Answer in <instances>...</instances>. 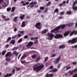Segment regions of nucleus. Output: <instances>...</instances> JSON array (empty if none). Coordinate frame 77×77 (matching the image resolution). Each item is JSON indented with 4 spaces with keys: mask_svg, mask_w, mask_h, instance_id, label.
<instances>
[{
    "mask_svg": "<svg viewBox=\"0 0 77 77\" xmlns=\"http://www.w3.org/2000/svg\"><path fill=\"white\" fill-rule=\"evenodd\" d=\"M12 74H15V69H14L12 71Z\"/></svg>",
    "mask_w": 77,
    "mask_h": 77,
    "instance_id": "obj_44",
    "label": "nucleus"
},
{
    "mask_svg": "<svg viewBox=\"0 0 77 77\" xmlns=\"http://www.w3.org/2000/svg\"><path fill=\"white\" fill-rule=\"evenodd\" d=\"M11 40V37H9L7 39L6 42H8V41H9Z\"/></svg>",
    "mask_w": 77,
    "mask_h": 77,
    "instance_id": "obj_30",
    "label": "nucleus"
},
{
    "mask_svg": "<svg viewBox=\"0 0 77 77\" xmlns=\"http://www.w3.org/2000/svg\"><path fill=\"white\" fill-rule=\"evenodd\" d=\"M13 54H15V56H17L18 55V53L17 52V51H14L13 52Z\"/></svg>",
    "mask_w": 77,
    "mask_h": 77,
    "instance_id": "obj_28",
    "label": "nucleus"
},
{
    "mask_svg": "<svg viewBox=\"0 0 77 77\" xmlns=\"http://www.w3.org/2000/svg\"><path fill=\"white\" fill-rule=\"evenodd\" d=\"M21 63L23 64L24 63H25V61H22V60H21Z\"/></svg>",
    "mask_w": 77,
    "mask_h": 77,
    "instance_id": "obj_61",
    "label": "nucleus"
},
{
    "mask_svg": "<svg viewBox=\"0 0 77 77\" xmlns=\"http://www.w3.org/2000/svg\"><path fill=\"white\" fill-rule=\"evenodd\" d=\"M57 71V69L56 68H54L53 69V72H55Z\"/></svg>",
    "mask_w": 77,
    "mask_h": 77,
    "instance_id": "obj_38",
    "label": "nucleus"
},
{
    "mask_svg": "<svg viewBox=\"0 0 77 77\" xmlns=\"http://www.w3.org/2000/svg\"><path fill=\"white\" fill-rule=\"evenodd\" d=\"M32 59H35L36 57V55L35 54H34L32 56Z\"/></svg>",
    "mask_w": 77,
    "mask_h": 77,
    "instance_id": "obj_39",
    "label": "nucleus"
},
{
    "mask_svg": "<svg viewBox=\"0 0 77 77\" xmlns=\"http://www.w3.org/2000/svg\"><path fill=\"white\" fill-rule=\"evenodd\" d=\"M5 60H6L7 62H9V61H11V59L10 58H6Z\"/></svg>",
    "mask_w": 77,
    "mask_h": 77,
    "instance_id": "obj_35",
    "label": "nucleus"
},
{
    "mask_svg": "<svg viewBox=\"0 0 77 77\" xmlns=\"http://www.w3.org/2000/svg\"><path fill=\"white\" fill-rule=\"evenodd\" d=\"M6 50L4 51L2 53V56H5V53H6Z\"/></svg>",
    "mask_w": 77,
    "mask_h": 77,
    "instance_id": "obj_36",
    "label": "nucleus"
},
{
    "mask_svg": "<svg viewBox=\"0 0 77 77\" xmlns=\"http://www.w3.org/2000/svg\"><path fill=\"white\" fill-rule=\"evenodd\" d=\"M74 34L75 35H76L77 34V30L75 31L74 30L72 32H71V31H69L68 32V35H69L70 36H71L72 35H73V34Z\"/></svg>",
    "mask_w": 77,
    "mask_h": 77,
    "instance_id": "obj_2",
    "label": "nucleus"
},
{
    "mask_svg": "<svg viewBox=\"0 0 77 77\" xmlns=\"http://www.w3.org/2000/svg\"><path fill=\"white\" fill-rule=\"evenodd\" d=\"M26 26V24H25V22L23 21L22 23V25L21 26V27H24Z\"/></svg>",
    "mask_w": 77,
    "mask_h": 77,
    "instance_id": "obj_20",
    "label": "nucleus"
},
{
    "mask_svg": "<svg viewBox=\"0 0 77 77\" xmlns=\"http://www.w3.org/2000/svg\"><path fill=\"white\" fill-rule=\"evenodd\" d=\"M48 57H46L45 59V60L44 61V62H45L47 61V60H48Z\"/></svg>",
    "mask_w": 77,
    "mask_h": 77,
    "instance_id": "obj_43",
    "label": "nucleus"
},
{
    "mask_svg": "<svg viewBox=\"0 0 77 77\" xmlns=\"http://www.w3.org/2000/svg\"><path fill=\"white\" fill-rule=\"evenodd\" d=\"M56 54H54L51 55V57H55L56 56Z\"/></svg>",
    "mask_w": 77,
    "mask_h": 77,
    "instance_id": "obj_49",
    "label": "nucleus"
},
{
    "mask_svg": "<svg viewBox=\"0 0 77 77\" xmlns=\"http://www.w3.org/2000/svg\"><path fill=\"white\" fill-rule=\"evenodd\" d=\"M11 10V8H7V12H9Z\"/></svg>",
    "mask_w": 77,
    "mask_h": 77,
    "instance_id": "obj_41",
    "label": "nucleus"
},
{
    "mask_svg": "<svg viewBox=\"0 0 77 77\" xmlns=\"http://www.w3.org/2000/svg\"><path fill=\"white\" fill-rule=\"evenodd\" d=\"M5 21H9L10 20V19H9V18H8L7 19L5 18Z\"/></svg>",
    "mask_w": 77,
    "mask_h": 77,
    "instance_id": "obj_53",
    "label": "nucleus"
},
{
    "mask_svg": "<svg viewBox=\"0 0 77 77\" xmlns=\"http://www.w3.org/2000/svg\"><path fill=\"white\" fill-rule=\"evenodd\" d=\"M38 38V37H31L30 39L32 41H33L34 40V39H37Z\"/></svg>",
    "mask_w": 77,
    "mask_h": 77,
    "instance_id": "obj_31",
    "label": "nucleus"
},
{
    "mask_svg": "<svg viewBox=\"0 0 77 77\" xmlns=\"http://www.w3.org/2000/svg\"><path fill=\"white\" fill-rule=\"evenodd\" d=\"M41 12H42V11L41 10H38L37 11V12L38 13H41Z\"/></svg>",
    "mask_w": 77,
    "mask_h": 77,
    "instance_id": "obj_60",
    "label": "nucleus"
},
{
    "mask_svg": "<svg viewBox=\"0 0 77 77\" xmlns=\"http://www.w3.org/2000/svg\"><path fill=\"white\" fill-rule=\"evenodd\" d=\"M41 23L38 22L36 23V24L35 25V27H36V29H37L41 30L42 27L41 26Z\"/></svg>",
    "mask_w": 77,
    "mask_h": 77,
    "instance_id": "obj_5",
    "label": "nucleus"
},
{
    "mask_svg": "<svg viewBox=\"0 0 77 77\" xmlns=\"http://www.w3.org/2000/svg\"><path fill=\"white\" fill-rule=\"evenodd\" d=\"M59 19H63V17L62 16H60L59 17Z\"/></svg>",
    "mask_w": 77,
    "mask_h": 77,
    "instance_id": "obj_56",
    "label": "nucleus"
},
{
    "mask_svg": "<svg viewBox=\"0 0 77 77\" xmlns=\"http://www.w3.org/2000/svg\"><path fill=\"white\" fill-rule=\"evenodd\" d=\"M17 36H18L19 38H20L21 36V35L20 34H18L17 35Z\"/></svg>",
    "mask_w": 77,
    "mask_h": 77,
    "instance_id": "obj_59",
    "label": "nucleus"
},
{
    "mask_svg": "<svg viewBox=\"0 0 77 77\" xmlns=\"http://www.w3.org/2000/svg\"><path fill=\"white\" fill-rule=\"evenodd\" d=\"M63 35L64 36H66L68 35V31H66V32L64 33Z\"/></svg>",
    "mask_w": 77,
    "mask_h": 77,
    "instance_id": "obj_40",
    "label": "nucleus"
},
{
    "mask_svg": "<svg viewBox=\"0 0 77 77\" xmlns=\"http://www.w3.org/2000/svg\"><path fill=\"white\" fill-rule=\"evenodd\" d=\"M21 68H19V67H17L16 68V69L17 70V71H19V70H20L21 69Z\"/></svg>",
    "mask_w": 77,
    "mask_h": 77,
    "instance_id": "obj_54",
    "label": "nucleus"
},
{
    "mask_svg": "<svg viewBox=\"0 0 77 77\" xmlns=\"http://www.w3.org/2000/svg\"><path fill=\"white\" fill-rule=\"evenodd\" d=\"M40 59L41 58L40 57H39L36 59L35 62H38V61H39Z\"/></svg>",
    "mask_w": 77,
    "mask_h": 77,
    "instance_id": "obj_33",
    "label": "nucleus"
},
{
    "mask_svg": "<svg viewBox=\"0 0 77 77\" xmlns=\"http://www.w3.org/2000/svg\"><path fill=\"white\" fill-rule=\"evenodd\" d=\"M45 6H46V7H48V6H51V2H49L48 3H47L45 4Z\"/></svg>",
    "mask_w": 77,
    "mask_h": 77,
    "instance_id": "obj_21",
    "label": "nucleus"
},
{
    "mask_svg": "<svg viewBox=\"0 0 77 77\" xmlns=\"http://www.w3.org/2000/svg\"><path fill=\"white\" fill-rule=\"evenodd\" d=\"M53 74H47L46 75L45 77H53Z\"/></svg>",
    "mask_w": 77,
    "mask_h": 77,
    "instance_id": "obj_16",
    "label": "nucleus"
},
{
    "mask_svg": "<svg viewBox=\"0 0 77 77\" xmlns=\"http://www.w3.org/2000/svg\"><path fill=\"white\" fill-rule=\"evenodd\" d=\"M48 11V8H46L45 10L44 11V13H46Z\"/></svg>",
    "mask_w": 77,
    "mask_h": 77,
    "instance_id": "obj_57",
    "label": "nucleus"
},
{
    "mask_svg": "<svg viewBox=\"0 0 77 77\" xmlns=\"http://www.w3.org/2000/svg\"><path fill=\"white\" fill-rule=\"evenodd\" d=\"M47 35L48 36V39L50 40L51 41L53 39V37H54V35L52 33H50L49 32H48Z\"/></svg>",
    "mask_w": 77,
    "mask_h": 77,
    "instance_id": "obj_1",
    "label": "nucleus"
},
{
    "mask_svg": "<svg viewBox=\"0 0 77 77\" xmlns=\"http://www.w3.org/2000/svg\"><path fill=\"white\" fill-rule=\"evenodd\" d=\"M74 38H73L72 40H69L68 42L69 43H72V44H74L75 43V41H74Z\"/></svg>",
    "mask_w": 77,
    "mask_h": 77,
    "instance_id": "obj_15",
    "label": "nucleus"
},
{
    "mask_svg": "<svg viewBox=\"0 0 77 77\" xmlns=\"http://www.w3.org/2000/svg\"><path fill=\"white\" fill-rule=\"evenodd\" d=\"M71 67L70 66H69V65H68V69H71Z\"/></svg>",
    "mask_w": 77,
    "mask_h": 77,
    "instance_id": "obj_62",
    "label": "nucleus"
},
{
    "mask_svg": "<svg viewBox=\"0 0 77 77\" xmlns=\"http://www.w3.org/2000/svg\"><path fill=\"white\" fill-rule=\"evenodd\" d=\"M40 9L41 10H44V7H40Z\"/></svg>",
    "mask_w": 77,
    "mask_h": 77,
    "instance_id": "obj_52",
    "label": "nucleus"
},
{
    "mask_svg": "<svg viewBox=\"0 0 77 77\" xmlns=\"http://www.w3.org/2000/svg\"><path fill=\"white\" fill-rule=\"evenodd\" d=\"M77 4V1H76L73 4L72 8L73 10H77V6H75V5Z\"/></svg>",
    "mask_w": 77,
    "mask_h": 77,
    "instance_id": "obj_9",
    "label": "nucleus"
},
{
    "mask_svg": "<svg viewBox=\"0 0 77 77\" xmlns=\"http://www.w3.org/2000/svg\"><path fill=\"white\" fill-rule=\"evenodd\" d=\"M33 68V71H36L37 70H38L39 69V68L38 67V66L37 67H32Z\"/></svg>",
    "mask_w": 77,
    "mask_h": 77,
    "instance_id": "obj_25",
    "label": "nucleus"
},
{
    "mask_svg": "<svg viewBox=\"0 0 77 77\" xmlns=\"http://www.w3.org/2000/svg\"><path fill=\"white\" fill-rule=\"evenodd\" d=\"M65 47V46L63 45H60L59 48L60 49V48H64Z\"/></svg>",
    "mask_w": 77,
    "mask_h": 77,
    "instance_id": "obj_19",
    "label": "nucleus"
},
{
    "mask_svg": "<svg viewBox=\"0 0 77 77\" xmlns=\"http://www.w3.org/2000/svg\"><path fill=\"white\" fill-rule=\"evenodd\" d=\"M44 66L43 64H41V65H40V66H38V69L36 71V72H38L39 71H40L41 69H42L43 68H44Z\"/></svg>",
    "mask_w": 77,
    "mask_h": 77,
    "instance_id": "obj_10",
    "label": "nucleus"
},
{
    "mask_svg": "<svg viewBox=\"0 0 77 77\" xmlns=\"http://www.w3.org/2000/svg\"><path fill=\"white\" fill-rule=\"evenodd\" d=\"M53 68H54L53 66H50L49 69H53Z\"/></svg>",
    "mask_w": 77,
    "mask_h": 77,
    "instance_id": "obj_63",
    "label": "nucleus"
},
{
    "mask_svg": "<svg viewBox=\"0 0 77 77\" xmlns=\"http://www.w3.org/2000/svg\"><path fill=\"white\" fill-rule=\"evenodd\" d=\"M63 37V35L62 34H57L55 35H54V37L56 39H59V38H61Z\"/></svg>",
    "mask_w": 77,
    "mask_h": 77,
    "instance_id": "obj_6",
    "label": "nucleus"
},
{
    "mask_svg": "<svg viewBox=\"0 0 77 77\" xmlns=\"http://www.w3.org/2000/svg\"><path fill=\"white\" fill-rule=\"evenodd\" d=\"M17 19H18V17H15L14 18V19H13V21L15 23L17 21Z\"/></svg>",
    "mask_w": 77,
    "mask_h": 77,
    "instance_id": "obj_29",
    "label": "nucleus"
},
{
    "mask_svg": "<svg viewBox=\"0 0 77 77\" xmlns=\"http://www.w3.org/2000/svg\"><path fill=\"white\" fill-rule=\"evenodd\" d=\"M5 47L6 48H8L9 47V45L8 44L6 45L5 46Z\"/></svg>",
    "mask_w": 77,
    "mask_h": 77,
    "instance_id": "obj_58",
    "label": "nucleus"
},
{
    "mask_svg": "<svg viewBox=\"0 0 77 77\" xmlns=\"http://www.w3.org/2000/svg\"><path fill=\"white\" fill-rule=\"evenodd\" d=\"M29 38V36L27 35H25L24 36L23 38L24 39H27Z\"/></svg>",
    "mask_w": 77,
    "mask_h": 77,
    "instance_id": "obj_45",
    "label": "nucleus"
},
{
    "mask_svg": "<svg viewBox=\"0 0 77 77\" xmlns=\"http://www.w3.org/2000/svg\"><path fill=\"white\" fill-rule=\"evenodd\" d=\"M14 15H15V13H13L11 14L10 16V17H13V16H14Z\"/></svg>",
    "mask_w": 77,
    "mask_h": 77,
    "instance_id": "obj_50",
    "label": "nucleus"
},
{
    "mask_svg": "<svg viewBox=\"0 0 77 77\" xmlns=\"http://www.w3.org/2000/svg\"><path fill=\"white\" fill-rule=\"evenodd\" d=\"M73 77H77V73L73 75Z\"/></svg>",
    "mask_w": 77,
    "mask_h": 77,
    "instance_id": "obj_64",
    "label": "nucleus"
},
{
    "mask_svg": "<svg viewBox=\"0 0 77 77\" xmlns=\"http://www.w3.org/2000/svg\"><path fill=\"white\" fill-rule=\"evenodd\" d=\"M24 17H25V15L24 14H23L21 16H20V20H23L24 18Z\"/></svg>",
    "mask_w": 77,
    "mask_h": 77,
    "instance_id": "obj_22",
    "label": "nucleus"
},
{
    "mask_svg": "<svg viewBox=\"0 0 77 77\" xmlns=\"http://www.w3.org/2000/svg\"><path fill=\"white\" fill-rule=\"evenodd\" d=\"M19 48V47H14L12 49V50L13 51H14V50H18Z\"/></svg>",
    "mask_w": 77,
    "mask_h": 77,
    "instance_id": "obj_26",
    "label": "nucleus"
},
{
    "mask_svg": "<svg viewBox=\"0 0 77 77\" xmlns=\"http://www.w3.org/2000/svg\"><path fill=\"white\" fill-rule=\"evenodd\" d=\"M73 25H74L73 23H69V24H68L69 26H73Z\"/></svg>",
    "mask_w": 77,
    "mask_h": 77,
    "instance_id": "obj_47",
    "label": "nucleus"
},
{
    "mask_svg": "<svg viewBox=\"0 0 77 77\" xmlns=\"http://www.w3.org/2000/svg\"><path fill=\"white\" fill-rule=\"evenodd\" d=\"M59 30L58 29V28H57V27H56L53 30H52L51 32V33H54L55 32H57Z\"/></svg>",
    "mask_w": 77,
    "mask_h": 77,
    "instance_id": "obj_14",
    "label": "nucleus"
},
{
    "mask_svg": "<svg viewBox=\"0 0 77 77\" xmlns=\"http://www.w3.org/2000/svg\"><path fill=\"white\" fill-rule=\"evenodd\" d=\"M15 9H16L15 7H12L11 10V12H14V11L15 10Z\"/></svg>",
    "mask_w": 77,
    "mask_h": 77,
    "instance_id": "obj_27",
    "label": "nucleus"
},
{
    "mask_svg": "<svg viewBox=\"0 0 77 77\" xmlns=\"http://www.w3.org/2000/svg\"><path fill=\"white\" fill-rule=\"evenodd\" d=\"M77 72V69H75L73 70L72 71H70L69 72V73L70 74H71L72 73H73V72Z\"/></svg>",
    "mask_w": 77,
    "mask_h": 77,
    "instance_id": "obj_18",
    "label": "nucleus"
},
{
    "mask_svg": "<svg viewBox=\"0 0 77 77\" xmlns=\"http://www.w3.org/2000/svg\"><path fill=\"white\" fill-rule=\"evenodd\" d=\"M15 43V40H12L11 41L10 43L12 44L13 45H14V44Z\"/></svg>",
    "mask_w": 77,
    "mask_h": 77,
    "instance_id": "obj_24",
    "label": "nucleus"
},
{
    "mask_svg": "<svg viewBox=\"0 0 77 77\" xmlns=\"http://www.w3.org/2000/svg\"><path fill=\"white\" fill-rule=\"evenodd\" d=\"M48 31V29H46L44 30H42L41 32V33H42V35H43V34H45Z\"/></svg>",
    "mask_w": 77,
    "mask_h": 77,
    "instance_id": "obj_13",
    "label": "nucleus"
},
{
    "mask_svg": "<svg viewBox=\"0 0 77 77\" xmlns=\"http://www.w3.org/2000/svg\"><path fill=\"white\" fill-rule=\"evenodd\" d=\"M18 33H21V34H24V31H19Z\"/></svg>",
    "mask_w": 77,
    "mask_h": 77,
    "instance_id": "obj_37",
    "label": "nucleus"
},
{
    "mask_svg": "<svg viewBox=\"0 0 77 77\" xmlns=\"http://www.w3.org/2000/svg\"><path fill=\"white\" fill-rule=\"evenodd\" d=\"M27 57V55H23L21 57L20 60H22L23 59H24L25 57Z\"/></svg>",
    "mask_w": 77,
    "mask_h": 77,
    "instance_id": "obj_23",
    "label": "nucleus"
},
{
    "mask_svg": "<svg viewBox=\"0 0 77 77\" xmlns=\"http://www.w3.org/2000/svg\"><path fill=\"white\" fill-rule=\"evenodd\" d=\"M33 42H30L28 43L27 45H26V47L27 48H30L31 47V46L33 45Z\"/></svg>",
    "mask_w": 77,
    "mask_h": 77,
    "instance_id": "obj_8",
    "label": "nucleus"
},
{
    "mask_svg": "<svg viewBox=\"0 0 77 77\" xmlns=\"http://www.w3.org/2000/svg\"><path fill=\"white\" fill-rule=\"evenodd\" d=\"M58 12H59V9H58V8H56L55 10L54 11V13Z\"/></svg>",
    "mask_w": 77,
    "mask_h": 77,
    "instance_id": "obj_32",
    "label": "nucleus"
},
{
    "mask_svg": "<svg viewBox=\"0 0 77 77\" xmlns=\"http://www.w3.org/2000/svg\"><path fill=\"white\" fill-rule=\"evenodd\" d=\"M60 60V56L58 57V58L56 59L54 61V64H57L59 62V61Z\"/></svg>",
    "mask_w": 77,
    "mask_h": 77,
    "instance_id": "obj_7",
    "label": "nucleus"
},
{
    "mask_svg": "<svg viewBox=\"0 0 77 77\" xmlns=\"http://www.w3.org/2000/svg\"><path fill=\"white\" fill-rule=\"evenodd\" d=\"M65 27H66V26H65V25H61L57 26V28H58V29L59 30L60 28L62 30V29H63Z\"/></svg>",
    "mask_w": 77,
    "mask_h": 77,
    "instance_id": "obj_11",
    "label": "nucleus"
},
{
    "mask_svg": "<svg viewBox=\"0 0 77 77\" xmlns=\"http://www.w3.org/2000/svg\"><path fill=\"white\" fill-rule=\"evenodd\" d=\"M37 4V2H32L30 3L29 5L27 6L26 7V8H29V7L31 5V6H30V8H33V7H34V5H36Z\"/></svg>",
    "mask_w": 77,
    "mask_h": 77,
    "instance_id": "obj_4",
    "label": "nucleus"
},
{
    "mask_svg": "<svg viewBox=\"0 0 77 77\" xmlns=\"http://www.w3.org/2000/svg\"><path fill=\"white\" fill-rule=\"evenodd\" d=\"M22 41L23 40L22 39V38H20L18 41V43H20V42H22Z\"/></svg>",
    "mask_w": 77,
    "mask_h": 77,
    "instance_id": "obj_46",
    "label": "nucleus"
},
{
    "mask_svg": "<svg viewBox=\"0 0 77 77\" xmlns=\"http://www.w3.org/2000/svg\"><path fill=\"white\" fill-rule=\"evenodd\" d=\"M40 65V63H38V64H35V65L33 67H32V68H34L35 67H37L38 65Z\"/></svg>",
    "mask_w": 77,
    "mask_h": 77,
    "instance_id": "obj_34",
    "label": "nucleus"
},
{
    "mask_svg": "<svg viewBox=\"0 0 77 77\" xmlns=\"http://www.w3.org/2000/svg\"><path fill=\"white\" fill-rule=\"evenodd\" d=\"M11 73H7L6 75H4V77H10L12 76Z\"/></svg>",
    "mask_w": 77,
    "mask_h": 77,
    "instance_id": "obj_17",
    "label": "nucleus"
},
{
    "mask_svg": "<svg viewBox=\"0 0 77 77\" xmlns=\"http://www.w3.org/2000/svg\"><path fill=\"white\" fill-rule=\"evenodd\" d=\"M12 56V54L11 53V52H8L5 55L6 57H11Z\"/></svg>",
    "mask_w": 77,
    "mask_h": 77,
    "instance_id": "obj_12",
    "label": "nucleus"
},
{
    "mask_svg": "<svg viewBox=\"0 0 77 77\" xmlns=\"http://www.w3.org/2000/svg\"><path fill=\"white\" fill-rule=\"evenodd\" d=\"M38 42V40H36L34 41V44H37Z\"/></svg>",
    "mask_w": 77,
    "mask_h": 77,
    "instance_id": "obj_55",
    "label": "nucleus"
},
{
    "mask_svg": "<svg viewBox=\"0 0 77 77\" xmlns=\"http://www.w3.org/2000/svg\"><path fill=\"white\" fill-rule=\"evenodd\" d=\"M72 14V13L71 12V11H68V14L69 15H71Z\"/></svg>",
    "mask_w": 77,
    "mask_h": 77,
    "instance_id": "obj_51",
    "label": "nucleus"
},
{
    "mask_svg": "<svg viewBox=\"0 0 77 77\" xmlns=\"http://www.w3.org/2000/svg\"><path fill=\"white\" fill-rule=\"evenodd\" d=\"M62 65V64L61 63H59L58 66H57V68H60V67Z\"/></svg>",
    "mask_w": 77,
    "mask_h": 77,
    "instance_id": "obj_48",
    "label": "nucleus"
},
{
    "mask_svg": "<svg viewBox=\"0 0 77 77\" xmlns=\"http://www.w3.org/2000/svg\"><path fill=\"white\" fill-rule=\"evenodd\" d=\"M60 15H63L65 14V12L64 11L61 12L60 13Z\"/></svg>",
    "mask_w": 77,
    "mask_h": 77,
    "instance_id": "obj_42",
    "label": "nucleus"
},
{
    "mask_svg": "<svg viewBox=\"0 0 77 77\" xmlns=\"http://www.w3.org/2000/svg\"><path fill=\"white\" fill-rule=\"evenodd\" d=\"M37 4V2H32L30 3L29 5L27 6L26 7V8H29V7L31 5V6H30V8H33V7H34V5H36Z\"/></svg>",
    "mask_w": 77,
    "mask_h": 77,
    "instance_id": "obj_3",
    "label": "nucleus"
}]
</instances>
